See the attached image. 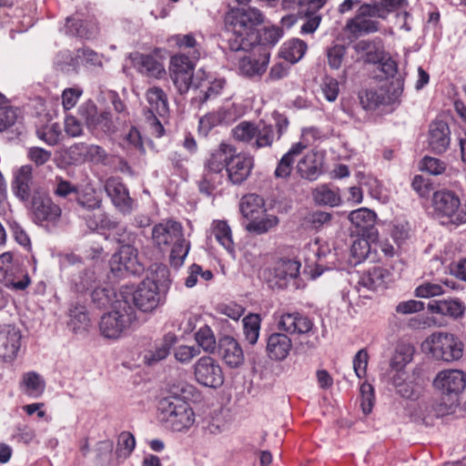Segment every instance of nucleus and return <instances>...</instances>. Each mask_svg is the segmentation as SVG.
<instances>
[{
	"label": "nucleus",
	"mask_w": 466,
	"mask_h": 466,
	"mask_svg": "<svg viewBox=\"0 0 466 466\" xmlns=\"http://www.w3.org/2000/svg\"><path fill=\"white\" fill-rule=\"evenodd\" d=\"M332 214L325 211H314L309 213L304 218V225L310 229L319 230V228L330 224Z\"/></svg>",
	"instance_id": "obj_47"
},
{
	"label": "nucleus",
	"mask_w": 466,
	"mask_h": 466,
	"mask_svg": "<svg viewBox=\"0 0 466 466\" xmlns=\"http://www.w3.org/2000/svg\"><path fill=\"white\" fill-rule=\"evenodd\" d=\"M291 348L292 342L287 334L273 332L267 339L266 352L273 360H285Z\"/></svg>",
	"instance_id": "obj_24"
},
{
	"label": "nucleus",
	"mask_w": 466,
	"mask_h": 466,
	"mask_svg": "<svg viewBox=\"0 0 466 466\" xmlns=\"http://www.w3.org/2000/svg\"><path fill=\"white\" fill-rule=\"evenodd\" d=\"M432 385L442 396L454 401L466 387V374L460 370H444L438 372Z\"/></svg>",
	"instance_id": "obj_12"
},
{
	"label": "nucleus",
	"mask_w": 466,
	"mask_h": 466,
	"mask_svg": "<svg viewBox=\"0 0 466 466\" xmlns=\"http://www.w3.org/2000/svg\"><path fill=\"white\" fill-rule=\"evenodd\" d=\"M370 246L367 239L357 238L351 245V255L358 262L365 259L370 252Z\"/></svg>",
	"instance_id": "obj_61"
},
{
	"label": "nucleus",
	"mask_w": 466,
	"mask_h": 466,
	"mask_svg": "<svg viewBox=\"0 0 466 466\" xmlns=\"http://www.w3.org/2000/svg\"><path fill=\"white\" fill-rule=\"evenodd\" d=\"M212 234L216 239L230 253L234 252L232 233L227 222L218 220L214 222Z\"/></svg>",
	"instance_id": "obj_40"
},
{
	"label": "nucleus",
	"mask_w": 466,
	"mask_h": 466,
	"mask_svg": "<svg viewBox=\"0 0 466 466\" xmlns=\"http://www.w3.org/2000/svg\"><path fill=\"white\" fill-rule=\"evenodd\" d=\"M174 40L176 42V45L179 48L193 49V51L191 52V58L193 60H198L199 58L200 53L196 48L197 41L192 34L177 35L174 36Z\"/></svg>",
	"instance_id": "obj_52"
},
{
	"label": "nucleus",
	"mask_w": 466,
	"mask_h": 466,
	"mask_svg": "<svg viewBox=\"0 0 466 466\" xmlns=\"http://www.w3.org/2000/svg\"><path fill=\"white\" fill-rule=\"evenodd\" d=\"M223 175L210 170H205L202 178L198 182V188L202 194L213 195L218 187L222 183Z\"/></svg>",
	"instance_id": "obj_43"
},
{
	"label": "nucleus",
	"mask_w": 466,
	"mask_h": 466,
	"mask_svg": "<svg viewBox=\"0 0 466 466\" xmlns=\"http://www.w3.org/2000/svg\"><path fill=\"white\" fill-rule=\"evenodd\" d=\"M390 273L381 267H373L365 271L360 278L358 284L370 290L384 287L390 281Z\"/></svg>",
	"instance_id": "obj_29"
},
{
	"label": "nucleus",
	"mask_w": 466,
	"mask_h": 466,
	"mask_svg": "<svg viewBox=\"0 0 466 466\" xmlns=\"http://www.w3.org/2000/svg\"><path fill=\"white\" fill-rule=\"evenodd\" d=\"M432 206L436 216L440 218H448L449 222L452 224H461L466 221L459 211L460 198L452 191L440 190L434 192Z\"/></svg>",
	"instance_id": "obj_11"
},
{
	"label": "nucleus",
	"mask_w": 466,
	"mask_h": 466,
	"mask_svg": "<svg viewBox=\"0 0 466 466\" xmlns=\"http://www.w3.org/2000/svg\"><path fill=\"white\" fill-rule=\"evenodd\" d=\"M76 202L86 213H89L102 206L101 198L96 197L93 191L77 194Z\"/></svg>",
	"instance_id": "obj_50"
},
{
	"label": "nucleus",
	"mask_w": 466,
	"mask_h": 466,
	"mask_svg": "<svg viewBox=\"0 0 466 466\" xmlns=\"http://www.w3.org/2000/svg\"><path fill=\"white\" fill-rule=\"evenodd\" d=\"M243 332L249 344L254 345L258 339L260 318L257 314H249L243 319Z\"/></svg>",
	"instance_id": "obj_44"
},
{
	"label": "nucleus",
	"mask_w": 466,
	"mask_h": 466,
	"mask_svg": "<svg viewBox=\"0 0 466 466\" xmlns=\"http://www.w3.org/2000/svg\"><path fill=\"white\" fill-rule=\"evenodd\" d=\"M152 239L159 248L173 245L169 256L170 263L175 268L182 266L190 244L186 241L183 227L179 222L167 219L156 224L152 228Z\"/></svg>",
	"instance_id": "obj_4"
},
{
	"label": "nucleus",
	"mask_w": 466,
	"mask_h": 466,
	"mask_svg": "<svg viewBox=\"0 0 466 466\" xmlns=\"http://www.w3.org/2000/svg\"><path fill=\"white\" fill-rule=\"evenodd\" d=\"M119 230H122V233L116 238L123 245L110 259L111 272L118 278L126 275H140L145 268L137 258V248L127 243L130 241V234L127 233L123 228Z\"/></svg>",
	"instance_id": "obj_7"
},
{
	"label": "nucleus",
	"mask_w": 466,
	"mask_h": 466,
	"mask_svg": "<svg viewBox=\"0 0 466 466\" xmlns=\"http://www.w3.org/2000/svg\"><path fill=\"white\" fill-rule=\"evenodd\" d=\"M79 114L89 129L96 127L98 113L94 103L88 102L81 106L79 108Z\"/></svg>",
	"instance_id": "obj_56"
},
{
	"label": "nucleus",
	"mask_w": 466,
	"mask_h": 466,
	"mask_svg": "<svg viewBox=\"0 0 466 466\" xmlns=\"http://www.w3.org/2000/svg\"><path fill=\"white\" fill-rule=\"evenodd\" d=\"M254 166L253 157L233 153L227 166L229 180L235 185L242 184L249 177Z\"/></svg>",
	"instance_id": "obj_19"
},
{
	"label": "nucleus",
	"mask_w": 466,
	"mask_h": 466,
	"mask_svg": "<svg viewBox=\"0 0 466 466\" xmlns=\"http://www.w3.org/2000/svg\"><path fill=\"white\" fill-rule=\"evenodd\" d=\"M27 156L36 166H42L50 160L52 154L42 147H34L29 148Z\"/></svg>",
	"instance_id": "obj_63"
},
{
	"label": "nucleus",
	"mask_w": 466,
	"mask_h": 466,
	"mask_svg": "<svg viewBox=\"0 0 466 466\" xmlns=\"http://www.w3.org/2000/svg\"><path fill=\"white\" fill-rule=\"evenodd\" d=\"M21 335L15 327H7L0 332V342L4 348V357L13 358L20 348Z\"/></svg>",
	"instance_id": "obj_35"
},
{
	"label": "nucleus",
	"mask_w": 466,
	"mask_h": 466,
	"mask_svg": "<svg viewBox=\"0 0 466 466\" xmlns=\"http://www.w3.org/2000/svg\"><path fill=\"white\" fill-rule=\"evenodd\" d=\"M218 354L230 368H237L244 361V354L238 341L229 336H224L218 340Z\"/></svg>",
	"instance_id": "obj_23"
},
{
	"label": "nucleus",
	"mask_w": 466,
	"mask_h": 466,
	"mask_svg": "<svg viewBox=\"0 0 466 466\" xmlns=\"http://www.w3.org/2000/svg\"><path fill=\"white\" fill-rule=\"evenodd\" d=\"M104 188L116 208L124 215L130 214L134 208V200L130 198L128 189L119 177H109L106 180Z\"/></svg>",
	"instance_id": "obj_16"
},
{
	"label": "nucleus",
	"mask_w": 466,
	"mask_h": 466,
	"mask_svg": "<svg viewBox=\"0 0 466 466\" xmlns=\"http://www.w3.org/2000/svg\"><path fill=\"white\" fill-rule=\"evenodd\" d=\"M82 217L84 218L86 226L91 230H96L98 228H116L117 229L116 234H121V230H119L120 228H117V223L110 219L107 215L101 209V208L94 209L89 213H85L82 215Z\"/></svg>",
	"instance_id": "obj_34"
},
{
	"label": "nucleus",
	"mask_w": 466,
	"mask_h": 466,
	"mask_svg": "<svg viewBox=\"0 0 466 466\" xmlns=\"http://www.w3.org/2000/svg\"><path fill=\"white\" fill-rule=\"evenodd\" d=\"M25 391L33 397H39L45 390V381L35 372H28L25 374L23 379Z\"/></svg>",
	"instance_id": "obj_46"
},
{
	"label": "nucleus",
	"mask_w": 466,
	"mask_h": 466,
	"mask_svg": "<svg viewBox=\"0 0 466 466\" xmlns=\"http://www.w3.org/2000/svg\"><path fill=\"white\" fill-rule=\"evenodd\" d=\"M451 144V130L443 120H434L429 126L428 146L436 154L444 153Z\"/></svg>",
	"instance_id": "obj_17"
},
{
	"label": "nucleus",
	"mask_w": 466,
	"mask_h": 466,
	"mask_svg": "<svg viewBox=\"0 0 466 466\" xmlns=\"http://www.w3.org/2000/svg\"><path fill=\"white\" fill-rule=\"evenodd\" d=\"M275 127L259 121L258 124L242 121L232 129L235 140L250 145L254 149L271 147L274 141L279 140L286 131L289 121L281 115H275Z\"/></svg>",
	"instance_id": "obj_3"
},
{
	"label": "nucleus",
	"mask_w": 466,
	"mask_h": 466,
	"mask_svg": "<svg viewBox=\"0 0 466 466\" xmlns=\"http://www.w3.org/2000/svg\"><path fill=\"white\" fill-rule=\"evenodd\" d=\"M17 119L16 110L10 105L0 107V132L12 127Z\"/></svg>",
	"instance_id": "obj_59"
},
{
	"label": "nucleus",
	"mask_w": 466,
	"mask_h": 466,
	"mask_svg": "<svg viewBox=\"0 0 466 466\" xmlns=\"http://www.w3.org/2000/svg\"><path fill=\"white\" fill-rule=\"evenodd\" d=\"M136 312L127 300L117 299L113 309L101 317L99 330L106 339H116L122 337L136 320Z\"/></svg>",
	"instance_id": "obj_6"
},
{
	"label": "nucleus",
	"mask_w": 466,
	"mask_h": 466,
	"mask_svg": "<svg viewBox=\"0 0 466 466\" xmlns=\"http://www.w3.org/2000/svg\"><path fill=\"white\" fill-rule=\"evenodd\" d=\"M37 137L48 145H56L61 136V128L57 123H51L37 129Z\"/></svg>",
	"instance_id": "obj_49"
},
{
	"label": "nucleus",
	"mask_w": 466,
	"mask_h": 466,
	"mask_svg": "<svg viewBox=\"0 0 466 466\" xmlns=\"http://www.w3.org/2000/svg\"><path fill=\"white\" fill-rule=\"evenodd\" d=\"M324 154L310 151L301 158L297 165V172L300 177L315 181L323 173Z\"/></svg>",
	"instance_id": "obj_20"
},
{
	"label": "nucleus",
	"mask_w": 466,
	"mask_h": 466,
	"mask_svg": "<svg viewBox=\"0 0 466 466\" xmlns=\"http://www.w3.org/2000/svg\"><path fill=\"white\" fill-rule=\"evenodd\" d=\"M346 55V47L343 45H335L327 50L328 63L330 68L339 69Z\"/></svg>",
	"instance_id": "obj_53"
},
{
	"label": "nucleus",
	"mask_w": 466,
	"mask_h": 466,
	"mask_svg": "<svg viewBox=\"0 0 466 466\" xmlns=\"http://www.w3.org/2000/svg\"><path fill=\"white\" fill-rule=\"evenodd\" d=\"M32 172V166L25 165L18 168L15 173L12 189L15 195L22 201H27L30 198Z\"/></svg>",
	"instance_id": "obj_27"
},
{
	"label": "nucleus",
	"mask_w": 466,
	"mask_h": 466,
	"mask_svg": "<svg viewBox=\"0 0 466 466\" xmlns=\"http://www.w3.org/2000/svg\"><path fill=\"white\" fill-rule=\"evenodd\" d=\"M69 317L68 326L73 332L78 334L86 330L89 326V318L84 306L77 305L69 309Z\"/></svg>",
	"instance_id": "obj_39"
},
{
	"label": "nucleus",
	"mask_w": 466,
	"mask_h": 466,
	"mask_svg": "<svg viewBox=\"0 0 466 466\" xmlns=\"http://www.w3.org/2000/svg\"><path fill=\"white\" fill-rule=\"evenodd\" d=\"M428 310L452 319H461L466 311L465 304L460 299H434L429 302Z\"/></svg>",
	"instance_id": "obj_21"
},
{
	"label": "nucleus",
	"mask_w": 466,
	"mask_h": 466,
	"mask_svg": "<svg viewBox=\"0 0 466 466\" xmlns=\"http://www.w3.org/2000/svg\"><path fill=\"white\" fill-rule=\"evenodd\" d=\"M306 148V145L301 142L296 143L291 146L289 150L282 156L278 162L274 176L276 178L287 180L293 170V164L295 158L299 156Z\"/></svg>",
	"instance_id": "obj_28"
},
{
	"label": "nucleus",
	"mask_w": 466,
	"mask_h": 466,
	"mask_svg": "<svg viewBox=\"0 0 466 466\" xmlns=\"http://www.w3.org/2000/svg\"><path fill=\"white\" fill-rule=\"evenodd\" d=\"M136 446V440L132 433L129 431H123L119 434L117 440V450L118 456L125 458L128 457Z\"/></svg>",
	"instance_id": "obj_51"
},
{
	"label": "nucleus",
	"mask_w": 466,
	"mask_h": 466,
	"mask_svg": "<svg viewBox=\"0 0 466 466\" xmlns=\"http://www.w3.org/2000/svg\"><path fill=\"white\" fill-rule=\"evenodd\" d=\"M299 261L282 258L278 259L272 267L264 270V278L270 287L285 289L289 280L299 277Z\"/></svg>",
	"instance_id": "obj_10"
},
{
	"label": "nucleus",
	"mask_w": 466,
	"mask_h": 466,
	"mask_svg": "<svg viewBox=\"0 0 466 466\" xmlns=\"http://www.w3.org/2000/svg\"><path fill=\"white\" fill-rule=\"evenodd\" d=\"M360 104L366 110H374L381 105H390L383 87L378 90H366L360 95Z\"/></svg>",
	"instance_id": "obj_36"
},
{
	"label": "nucleus",
	"mask_w": 466,
	"mask_h": 466,
	"mask_svg": "<svg viewBox=\"0 0 466 466\" xmlns=\"http://www.w3.org/2000/svg\"><path fill=\"white\" fill-rule=\"evenodd\" d=\"M76 59L85 66H100L102 65L98 54L89 48L78 49Z\"/></svg>",
	"instance_id": "obj_57"
},
{
	"label": "nucleus",
	"mask_w": 466,
	"mask_h": 466,
	"mask_svg": "<svg viewBox=\"0 0 466 466\" xmlns=\"http://www.w3.org/2000/svg\"><path fill=\"white\" fill-rule=\"evenodd\" d=\"M147 101L149 105L146 112H152L160 117L168 116L169 106L166 93L157 86L149 88L146 93Z\"/></svg>",
	"instance_id": "obj_30"
},
{
	"label": "nucleus",
	"mask_w": 466,
	"mask_h": 466,
	"mask_svg": "<svg viewBox=\"0 0 466 466\" xmlns=\"http://www.w3.org/2000/svg\"><path fill=\"white\" fill-rule=\"evenodd\" d=\"M176 341L177 339L174 335H166L160 343L156 344L154 349L145 352L143 357L145 364L153 366L166 359Z\"/></svg>",
	"instance_id": "obj_31"
},
{
	"label": "nucleus",
	"mask_w": 466,
	"mask_h": 466,
	"mask_svg": "<svg viewBox=\"0 0 466 466\" xmlns=\"http://www.w3.org/2000/svg\"><path fill=\"white\" fill-rule=\"evenodd\" d=\"M158 285L156 281L144 279L134 290L132 288L123 287L120 290V299L127 300V305L133 302L143 312L154 310L160 303Z\"/></svg>",
	"instance_id": "obj_9"
},
{
	"label": "nucleus",
	"mask_w": 466,
	"mask_h": 466,
	"mask_svg": "<svg viewBox=\"0 0 466 466\" xmlns=\"http://www.w3.org/2000/svg\"><path fill=\"white\" fill-rule=\"evenodd\" d=\"M349 219L357 228L365 229L374 225L376 214L368 208H362L350 212Z\"/></svg>",
	"instance_id": "obj_45"
},
{
	"label": "nucleus",
	"mask_w": 466,
	"mask_h": 466,
	"mask_svg": "<svg viewBox=\"0 0 466 466\" xmlns=\"http://www.w3.org/2000/svg\"><path fill=\"white\" fill-rule=\"evenodd\" d=\"M248 220L249 222L246 225V229L248 232H253L258 235L267 233L269 229L273 228L279 224V218L273 215H268L264 218Z\"/></svg>",
	"instance_id": "obj_42"
},
{
	"label": "nucleus",
	"mask_w": 466,
	"mask_h": 466,
	"mask_svg": "<svg viewBox=\"0 0 466 466\" xmlns=\"http://www.w3.org/2000/svg\"><path fill=\"white\" fill-rule=\"evenodd\" d=\"M198 344L207 352L213 353L216 350V339L212 329L205 325L195 334Z\"/></svg>",
	"instance_id": "obj_48"
},
{
	"label": "nucleus",
	"mask_w": 466,
	"mask_h": 466,
	"mask_svg": "<svg viewBox=\"0 0 466 466\" xmlns=\"http://www.w3.org/2000/svg\"><path fill=\"white\" fill-rule=\"evenodd\" d=\"M278 328L288 334H306L313 328L312 320L299 312H287L280 315Z\"/></svg>",
	"instance_id": "obj_18"
},
{
	"label": "nucleus",
	"mask_w": 466,
	"mask_h": 466,
	"mask_svg": "<svg viewBox=\"0 0 466 466\" xmlns=\"http://www.w3.org/2000/svg\"><path fill=\"white\" fill-rule=\"evenodd\" d=\"M432 357L439 360L451 362L463 355V343L449 332H434L422 344Z\"/></svg>",
	"instance_id": "obj_8"
},
{
	"label": "nucleus",
	"mask_w": 466,
	"mask_h": 466,
	"mask_svg": "<svg viewBox=\"0 0 466 466\" xmlns=\"http://www.w3.org/2000/svg\"><path fill=\"white\" fill-rule=\"evenodd\" d=\"M313 199L319 206L336 207L340 202L339 192L328 185H321L312 192Z\"/></svg>",
	"instance_id": "obj_38"
},
{
	"label": "nucleus",
	"mask_w": 466,
	"mask_h": 466,
	"mask_svg": "<svg viewBox=\"0 0 466 466\" xmlns=\"http://www.w3.org/2000/svg\"><path fill=\"white\" fill-rule=\"evenodd\" d=\"M411 186L413 189L421 197H427L433 189L430 179L420 175L414 177Z\"/></svg>",
	"instance_id": "obj_64"
},
{
	"label": "nucleus",
	"mask_w": 466,
	"mask_h": 466,
	"mask_svg": "<svg viewBox=\"0 0 466 466\" xmlns=\"http://www.w3.org/2000/svg\"><path fill=\"white\" fill-rule=\"evenodd\" d=\"M414 355V348L409 344L399 345L390 360V367L395 370H401L410 363Z\"/></svg>",
	"instance_id": "obj_41"
},
{
	"label": "nucleus",
	"mask_w": 466,
	"mask_h": 466,
	"mask_svg": "<svg viewBox=\"0 0 466 466\" xmlns=\"http://www.w3.org/2000/svg\"><path fill=\"white\" fill-rule=\"evenodd\" d=\"M360 407L364 414L371 412L374 403L373 387L369 383H363L360 386Z\"/></svg>",
	"instance_id": "obj_55"
},
{
	"label": "nucleus",
	"mask_w": 466,
	"mask_h": 466,
	"mask_svg": "<svg viewBox=\"0 0 466 466\" xmlns=\"http://www.w3.org/2000/svg\"><path fill=\"white\" fill-rule=\"evenodd\" d=\"M235 147L227 143H221L217 148L210 153L208 159L205 164V168L218 174H222V170L228 166Z\"/></svg>",
	"instance_id": "obj_26"
},
{
	"label": "nucleus",
	"mask_w": 466,
	"mask_h": 466,
	"mask_svg": "<svg viewBox=\"0 0 466 466\" xmlns=\"http://www.w3.org/2000/svg\"><path fill=\"white\" fill-rule=\"evenodd\" d=\"M196 380L206 387L218 388L224 382V374L218 362L209 356L201 357L194 365Z\"/></svg>",
	"instance_id": "obj_13"
},
{
	"label": "nucleus",
	"mask_w": 466,
	"mask_h": 466,
	"mask_svg": "<svg viewBox=\"0 0 466 466\" xmlns=\"http://www.w3.org/2000/svg\"><path fill=\"white\" fill-rule=\"evenodd\" d=\"M194 63L185 55H176L171 57L169 73L177 92L184 95L192 88L191 103L200 107L208 100L215 98L223 90L226 81L216 79L212 82L198 77L194 78Z\"/></svg>",
	"instance_id": "obj_2"
},
{
	"label": "nucleus",
	"mask_w": 466,
	"mask_h": 466,
	"mask_svg": "<svg viewBox=\"0 0 466 466\" xmlns=\"http://www.w3.org/2000/svg\"><path fill=\"white\" fill-rule=\"evenodd\" d=\"M14 269L15 266L12 263V255L7 252L0 255V282L14 284V279L7 276Z\"/></svg>",
	"instance_id": "obj_58"
},
{
	"label": "nucleus",
	"mask_w": 466,
	"mask_h": 466,
	"mask_svg": "<svg viewBox=\"0 0 466 466\" xmlns=\"http://www.w3.org/2000/svg\"><path fill=\"white\" fill-rule=\"evenodd\" d=\"M31 210L35 220L38 223L44 221L55 222L61 217V208L55 204L45 192L35 191L31 200Z\"/></svg>",
	"instance_id": "obj_15"
},
{
	"label": "nucleus",
	"mask_w": 466,
	"mask_h": 466,
	"mask_svg": "<svg viewBox=\"0 0 466 466\" xmlns=\"http://www.w3.org/2000/svg\"><path fill=\"white\" fill-rule=\"evenodd\" d=\"M307 50V45L299 39H291L286 42L279 52V56L291 64L299 61Z\"/></svg>",
	"instance_id": "obj_37"
},
{
	"label": "nucleus",
	"mask_w": 466,
	"mask_h": 466,
	"mask_svg": "<svg viewBox=\"0 0 466 466\" xmlns=\"http://www.w3.org/2000/svg\"><path fill=\"white\" fill-rule=\"evenodd\" d=\"M160 421L176 431L189 428L194 423V412L189 404L177 393L162 398L157 404Z\"/></svg>",
	"instance_id": "obj_5"
},
{
	"label": "nucleus",
	"mask_w": 466,
	"mask_h": 466,
	"mask_svg": "<svg viewBox=\"0 0 466 466\" xmlns=\"http://www.w3.org/2000/svg\"><path fill=\"white\" fill-rule=\"evenodd\" d=\"M7 276L10 277V279H14V284H3L8 288H12L16 290L25 289L30 283L29 276L25 273L19 271L17 267H15V269L11 271Z\"/></svg>",
	"instance_id": "obj_60"
},
{
	"label": "nucleus",
	"mask_w": 466,
	"mask_h": 466,
	"mask_svg": "<svg viewBox=\"0 0 466 466\" xmlns=\"http://www.w3.org/2000/svg\"><path fill=\"white\" fill-rule=\"evenodd\" d=\"M258 57L255 56H244L239 60V70L247 76H260L266 72L269 62V52L266 47H258Z\"/></svg>",
	"instance_id": "obj_22"
},
{
	"label": "nucleus",
	"mask_w": 466,
	"mask_h": 466,
	"mask_svg": "<svg viewBox=\"0 0 466 466\" xmlns=\"http://www.w3.org/2000/svg\"><path fill=\"white\" fill-rule=\"evenodd\" d=\"M370 17L385 18V12L371 5H363L360 7L358 15L348 21L346 27L352 34H370L379 30V22Z\"/></svg>",
	"instance_id": "obj_14"
},
{
	"label": "nucleus",
	"mask_w": 466,
	"mask_h": 466,
	"mask_svg": "<svg viewBox=\"0 0 466 466\" xmlns=\"http://www.w3.org/2000/svg\"><path fill=\"white\" fill-rule=\"evenodd\" d=\"M66 28L67 34L86 39L93 38L98 33V26L96 23L75 18H67Z\"/></svg>",
	"instance_id": "obj_33"
},
{
	"label": "nucleus",
	"mask_w": 466,
	"mask_h": 466,
	"mask_svg": "<svg viewBox=\"0 0 466 466\" xmlns=\"http://www.w3.org/2000/svg\"><path fill=\"white\" fill-rule=\"evenodd\" d=\"M239 209L247 219L259 218L266 211L264 199L257 194H248L241 198Z\"/></svg>",
	"instance_id": "obj_32"
},
{
	"label": "nucleus",
	"mask_w": 466,
	"mask_h": 466,
	"mask_svg": "<svg viewBox=\"0 0 466 466\" xmlns=\"http://www.w3.org/2000/svg\"><path fill=\"white\" fill-rule=\"evenodd\" d=\"M263 23V15L256 8H242L232 11L226 16V26L230 33L228 38L231 51H248L256 45L265 47L274 46L282 37L283 31L278 26L265 28L259 34L257 26Z\"/></svg>",
	"instance_id": "obj_1"
},
{
	"label": "nucleus",
	"mask_w": 466,
	"mask_h": 466,
	"mask_svg": "<svg viewBox=\"0 0 466 466\" xmlns=\"http://www.w3.org/2000/svg\"><path fill=\"white\" fill-rule=\"evenodd\" d=\"M420 169L427 171L431 175H441L446 169V164L432 157H424L420 162Z\"/></svg>",
	"instance_id": "obj_54"
},
{
	"label": "nucleus",
	"mask_w": 466,
	"mask_h": 466,
	"mask_svg": "<svg viewBox=\"0 0 466 466\" xmlns=\"http://www.w3.org/2000/svg\"><path fill=\"white\" fill-rule=\"evenodd\" d=\"M444 290L440 284L424 282L420 285L416 290V296L419 298H431L443 294Z\"/></svg>",
	"instance_id": "obj_62"
},
{
	"label": "nucleus",
	"mask_w": 466,
	"mask_h": 466,
	"mask_svg": "<svg viewBox=\"0 0 466 466\" xmlns=\"http://www.w3.org/2000/svg\"><path fill=\"white\" fill-rule=\"evenodd\" d=\"M130 59L132 66L145 76L158 78L165 73L162 64L150 55L136 52L130 55Z\"/></svg>",
	"instance_id": "obj_25"
}]
</instances>
